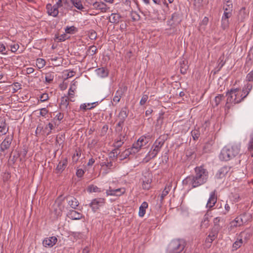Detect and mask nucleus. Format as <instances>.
I'll use <instances>...</instances> for the list:
<instances>
[{
	"instance_id": "48",
	"label": "nucleus",
	"mask_w": 253,
	"mask_h": 253,
	"mask_svg": "<svg viewBox=\"0 0 253 253\" xmlns=\"http://www.w3.org/2000/svg\"><path fill=\"white\" fill-rule=\"evenodd\" d=\"M19 46L17 43H14L10 45V50L12 52H16L19 48Z\"/></svg>"
},
{
	"instance_id": "20",
	"label": "nucleus",
	"mask_w": 253,
	"mask_h": 253,
	"mask_svg": "<svg viewBox=\"0 0 253 253\" xmlns=\"http://www.w3.org/2000/svg\"><path fill=\"white\" fill-rule=\"evenodd\" d=\"M151 139L150 134H146L141 136L138 140L137 142H139V145H141V147L145 146L149 141Z\"/></svg>"
},
{
	"instance_id": "12",
	"label": "nucleus",
	"mask_w": 253,
	"mask_h": 253,
	"mask_svg": "<svg viewBox=\"0 0 253 253\" xmlns=\"http://www.w3.org/2000/svg\"><path fill=\"white\" fill-rule=\"evenodd\" d=\"M232 11H224L221 18V26L225 29L229 25V18L231 17Z\"/></svg>"
},
{
	"instance_id": "46",
	"label": "nucleus",
	"mask_w": 253,
	"mask_h": 253,
	"mask_svg": "<svg viewBox=\"0 0 253 253\" xmlns=\"http://www.w3.org/2000/svg\"><path fill=\"white\" fill-rule=\"evenodd\" d=\"M49 99L48 94L47 93H44L42 94L40 97V100L41 102H45L48 100Z\"/></svg>"
},
{
	"instance_id": "64",
	"label": "nucleus",
	"mask_w": 253,
	"mask_h": 253,
	"mask_svg": "<svg viewBox=\"0 0 253 253\" xmlns=\"http://www.w3.org/2000/svg\"><path fill=\"white\" fill-rule=\"evenodd\" d=\"M224 209H225V210L226 211L225 213H226L227 212H228L229 211V210H230V206H229V205L228 204H226L225 205V206H224Z\"/></svg>"
},
{
	"instance_id": "4",
	"label": "nucleus",
	"mask_w": 253,
	"mask_h": 253,
	"mask_svg": "<svg viewBox=\"0 0 253 253\" xmlns=\"http://www.w3.org/2000/svg\"><path fill=\"white\" fill-rule=\"evenodd\" d=\"M123 124L124 123H122V121H119L116 127V131L118 133L119 138L116 139L114 144V147L115 148L112 150L113 157H117L118 155L120 153L121 151L119 149V148L121 147L124 142L125 136L120 134V132L122 131Z\"/></svg>"
},
{
	"instance_id": "39",
	"label": "nucleus",
	"mask_w": 253,
	"mask_h": 253,
	"mask_svg": "<svg viewBox=\"0 0 253 253\" xmlns=\"http://www.w3.org/2000/svg\"><path fill=\"white\" fill-rule=\"evenodd\" d=\"M151 180L150 179H147L143 181L142 188L145 190H148L151 187Z\"/></svg>"
},
{
	"instance_id": "40",
	"label": "nucleus",
	"mask_w": 253,
	"mask_h": 253,
	"mask_svg": "<svg viewBox=\"0 0 253 253\" xmlns=\"http://www.w3.org/2000/svg\"><path fill=\"white\" fill-rule=\"evenodd\" d=\"M97 48L94 45L90 46L87 50V54L90 55H93L96 53Z\"/></svg>"
},
{
	"instance_id": "44",
	"label": "nucleus",
	"mask_w": 253,
	"mask_h": 253,
	"mask_svg": "<svg viewBox=\"0 0 253 253\" xmlns=\"http://www.w3.org/2000/svg\"><path fill=\"white\" fill-rule=\"evenodd\" d=\"M54 76L52 73H47L45 75V82L48 84L50 83L53 80Z\"/></svg>"
},
{
	"instance_id": "21",
	"label": "nucleus",
	"mask_w": 253,
	"mask_h": 253,
	"mask_svg": "<svg viewBox=\"0 0 253 253\" xmlns=\"http://www.w3.org/2000/svg\"><path fill=\"white\" fill-rule=\"evenodd\" d=\"M67 203L71 208L74 209H76L79 205V201L74 197H69L67 199Z\"/></svg>"
},
{
	"instance_id": "9",
	"label": "nucleus",
	"mask_w": 253,
	"mask_h": 253,
	"mask_svg": "<svg viewBox=\"0 0 253 253\" xmlns=\"http://www.w3.org/2000/svg\"><path fill=\"white\" fill-rule=\"evenodd\" d=\"M231 168L229 166H224L220 168L215 174V177L217 179H222L226 175L231 173Z\"/></svg>"
},
{
	"instance_id": "22",
	"label": "nucleus",
	"mask_w": 253,
	"mask_h": 253,
	"mask_svg": "<svg viewBox=\"0 0 253 253\" xmlns=\"http://www.w3.org/2000/svg\"><path fill=\"white\" fill-rule=\"evenodd\" d=\"M230 228L231 229L243 225L239 216L236 217L234 220L230 222Z\"/></svg>"
},
{
	"instance_id": "27",
	"label": "nucleus",
	"mask_w": 253,
	"mask_h": 253,
	"mask_svg": "<svg viewBox=\"0 0 253 253\" xmlns=\"http://www.w3.org/2000/svg\"><path fill=\"white\" fill-rule=\"evenodd\" d=\"M223 9L224 11H233V4L231 0H225Z\"/></svg>"
},
{
	"instance_id": "33",
	"label": "nucleus",
	"mask_w": 253,
	"mask_h": 253,
	"mask_svg": "<svg viewBox=\"0 0 253 253\" xmlns=\"http://www.w3.org/2000/svg\"><path fill=\"white\" fill-rule=\"evenodd\" d=\"M171 187L170 186H166L165 188L163 191L160 197V201L162 202L164 198L169 193Z\"/></svg>"
},
{
	"instance_id": "23",
	"label": "nucleus",
	"mask_w": 253,
	"mask_h": 253,
	"mask_svg": "<svg viewBox=\"0 0 253 253\" xmlns=\"http://www.w3.org/2000/svg\"><path fill=\"white\" fill-rule=\"evenodd\" d=\"M127 115L128 109L126 107L123 108L118 115V118L120 119L119 121H122V123H124L125 119L127 117Z\"/></svg>"
},
{
	"instance_id": "19",
	"label": "nucleus",
	"mask_w": 253,
	"mask_h": 253,
	"mask_svg": "<svg viewBox=\"0 0 253 253\" xmlns=\"http://www.w3.org/2000/svg\"><path fill=\"white\" fill-rule=\"evenodd\" d=\"M8 131V126L4 119H0V136L3 135L7 133Z\"/></svg>"
},
{
	"instance_id": "51",
	"label": "nucleus",
	"mask_w": 253,
	"mask_h": 253,
	"mask_svg": "<svg viewBox=\"0 0 253 253\" xmlns=\"http://www.w3.org/2000/svg\"><path fill=\"white\" fill-rule=\"evenodd\" d=\"M148 98V97L147 95H144L142 97V98L140 100V105H143L145 104V103L146 102Z\"/></svg>"
},
{
	"instance_id": "17",
	"label": "nucleus",
	"mask_w": 253,
	"mask_h": 253,
	"mask_svg": "<svg viewBox=\"0 0 253 253\" xmlns=\"http://www.w3.org/2000/svg\"><path fill=\"white\" fill-rule=\"evenodd\" d=\"M67 216L73 220H79L82 218L83 215L75 210H71L68 212Z\"/></svg>"
},
{
	"instance_id": "30",
	"label": "nucleus",
	"mask_w": 253,
	"mask_h": 253,
	"mask_svg": "<svg viewBox=\"0 0 253 253\" xmlns=\"http://www.w3.org/2000/svg\"><path fill=\"white\" fill-rule=\"evenodd\" d=\"M148 208V204L146 202H144L142 203L141 205L139 207L138 214L140 217H143L145 213L146 209Z\"/></svg>"
},
{
	"instance_id": "50",
	"label": "nucleus",
	"mask_w": 253,
	"mask_h": 253,
	"mask_svg": "<svg viewBox=\"0 0 253 253\" xmlns=\"http://www.w3.org/2000/svg\"><path fill=\"white\" fill-rule=\"evenodd\" d=\"M0 52L3 54H7L5 46L2 43H0Z\"/></svg>"
},
{
	"instance_id": "49",
	"label": "nucleus",
	"mask_w": 253,
	"mask_h": 253,
	"mask_svg": "<svg viewBox=\"0 0 253 253\" xmlns=\"http://www.w3.org/2000/svg\"><path fill=\"white\" fill-rule=\"evenodd\" d=\"M48 128H49L48 132L47 133V135H49L51 133V130L54 128V126L52 124L49 123L45 126V128L47 129Z\"/></svg>"
},
{
	"instance_id": "45",
	"label": "nucleus",
	"mask_w": 253,
	"mask_h": 253,
	"mask_svg": "<svg viewBox=\"0 0 253 253\" xmlns=\"http://www.w3.org/2000/svg\"><path fill=\"white\" fill-rule=\"evenodd\" d=\"M88 190L90 192H98L100 191V188L93 185L89 186L88 187Z\"/></svg>"
},
{
	"instance_id": "10",
	"label": "nucleus",
	"mask_w": 253,
	"mask_h": 253,
	"mask_svg": "<svg viewBox=\"0 0 253 253\" xmlns=\"http://www.w3.org/2000/svg\"><path fill=\"white\" fill-rule=\"evenodd\" d=\"M100 174L102 176H105L110 172L111 169V161L109 162L108 160H106L105 161L102 162L100 163Z\"/></svg>"
},
{
	"instance_id": "24",
	"label": "nucleus",
	"mask_w": 253,
	"mask_h": 253,
	"mask_svg": "<svg viewBox=\"0 0 253 253\" xmlns=\"http://www.w3.org/2000/svg\"><path fill=\"white\" fill-rule=\"evenodd\" d=\"M243 224L250 221L252 218V215L249 213H244L239 215Z\"/></svg>"
},
{
	"instance_id": "16",
	"label": "nucleus",
	"mask_w": 253,
	"mask_h": 253,
	"mask_svg": "<svg viewBox=\"0 0 253 253\" xmlns=\"http://www.w3.org/2000/svg\"><path fill=\"white\" fill-rule=\"evenodd\" d=\"M57 239L55 236L46 238L43 241V245L44 247H51L53 246L57 242Z\"/></svg>"
},
{
	"instance_id": "28",
	"label": "nucleus",
	"mask_w": 253,
	"mask_h": 253,
	"mask_svg": "<svg viewBox=\"0 0 253 253\" xmlns=\"http://www.w3.org/2000/svg\"><path fill=\"white\" fill-rule=\"evenodd\" d=\"M126 190L124 188H112V196H120L125 193Z\"/></svg>"
},
{
	"instance_id": "26",
	"label": "nucleus",
	"mask_w": 253,
	"mask_h": 253,
	"mask_svg": "<svg viewBox=\"0 0 253 253\" xmlns=\"http://www.w3.org/2000/svg\"><path fill=\"white\" fill-rule=\"evenodd\" d=\"M72 4L78 9L84 11V7L81 0H70Z\"/></svg>"
},
{
	"instance_id": "63",
	"label": "nucleus",
	"mask_w": 253,
	"mask_h": 253,
	"mask_svg": "<svg viewBox=\"0 0 253 253\" xmlns=\"http://www.w3.org/2000/svg\"><path fill=\"white\" fill-rule=\"evenodd\" d=\"M122 2L126 6H129L130 4V0H122Z\"/></svg>"
},
{
	"instance_id": "55",
	"label": "nucleus",
	"mask_w": 253,
	"mask_h": 253,
	"mask_svg": "<svg viewBox=\"0 0 253 253\" xmlns=\"http://www.w3.org/2000/svg\"><path fill=\"white\" fill-rule=\"evenodd\" d=\"M64 114L61 113H58L54 118V119H56L59 121H60L63 119Z\"/></svg>"
},
{
	"instance_id": "41",
	"label": "nucleus",
	"mask_w": 253,
	"mask_h": 253,
	"mask_svg": "<svg viewBox=\"0 0 253 253\" xmlns=\"http://www.w3.org/2000/svg\"><path fill=\"white\" fill-rule=\"evenodd\" d=\"M224 98V96L222 94H218L214 98V105L217 106H218L221 100Z\"/></svg>"
},
{
	"instance_id": "15",
	"label": "nucleus",
	"mask_w": 253,
	"mask_h": 253,
	"mask_svg": "<svg viewBox=\"0 0 253 253\" xmlns=\"http://www.w3.org/2000/svg\"><path fill=\"white\" fill-rule=\"evenodd\" d=\"M89 4L92 5L94 8L98 9H100L102 11H106L107 10L109 9V7L107 6L106 4L103 2H99L97 1H89Z\"/></svg>"
},
{
	"instance_id": "18",
	"label": "nucleus",
	"mask_w": 253,
	"mask_h": 253,
	"mask_svg": "<svg viewBox=\"0 0 253 253\" xmlns=\"http://www.w3.org/2000/svg\"><path fill=\"white\" fill-rule=\"evenodd\" d=\"M216 202V197L215 196V191L211 193L210 198L207 203V207L211 208L214 206Z\"/></svg>"
},
{
	"instance_id": "58",
	"label": "nucleus",
	"mask_w": 253,
	"mask_h": 253,
	"mask_svg": "<svg viewBox=\"0 0 253 253\" xmlns=\"http://www.w3.org/2000/svg\"><path fill=\"white\" fill-rule=\"evenodd\" d=\"M209 22V18L207 17H205L201 22L200 25L206 26L208 24Z\"/></svg>"
},
{
	"instance_id": "32",
	"label": "nucleus",
	"mask_w": 253,
	"mask_h": 253,
	"mask_svg": "<svg viewBox=\"0 0 253 253\" xmlns=\"http://www.w3.org/2000/svg\"><path fill=\"white\" fill-rule=\"evenodd\" d=\"M97 74L101 77H106L108 75V71L104 68H98L96 70Z\"/></svg>"
},
{
	"instance_id": "61",
	"label": "nucleus",
	"mask_w": 253,
	"mask_h": 253,
	"mask_svg": "<svg viewBox=\"0 0 253 253\" xmlns=\"http://www.w3.org/2000/svg\"><path fill=\"white\" fill-rule=\"evenodd\" d=\"M34 71V69L32 67L27 68L26 70V73L27 74H30L33 73Z\"/></svg>"
},
{
	"instance_id": "1",
	"label": "nucleus",
	"mask_w": 253,
	"mask_h": 253,
	"mask_svg": "<svg viewBox=\"0 0 253 253\" xmlns=\"http://www.w3.org/2000/svg\"><path fill=\"white\" fill-rule=\"evenodd\" d=\"M252 87V84L248 83L242 90L238 88H231L226 93V107L229 109L231 106L242 102L249 94Z\"/></svg>"
},
{
	"instance_id": "56",
	"label": "nucleus",
	"mask_w": 253,
	"mask_h": 253,
	"mask_svg": "<svg viewBox=\"0 0 253 253\" xmlns=\"http://www.w3.org/2000/svg\"><path fill=\"white\" fill-rule=\"evenodd\" d=\"M97 34L95 31L90 32L89 37L91 40H95L96 38Z\"/></svg>"
},
{
	"instance_id": "35",
	"label": "nucleus",
	"mask_w": 253,
	"mask_h": 253,
	"mask_svg": "<svg viewBox=\"0 0 253 253\" xmlns=\"http://www.w3.org/2000/svg\"><path fill=\"white\" fill-rule=\"evenodd\" d=\"M112 23H118L121 20V16L119 13H112Z\"/></svg>"
},
{
	"instance_id": "54",
	"label": "nucleus",
	"mask_w": 253,
	"mask_h": 253,
	"mask_svg": "<svg viewBox=\"0 0 253 253\" xmlns=\"http://www.w3.org/2000/svg\"><path fill=\"white\" fill-rule=\"evenodd\" d=\"M94 107V106H91V107H87V105H86V104H85V103L81 104V106H80V109H82V110H83L84 111L86 110L87 109H92V108H93Z\"/></svg>"
},
{
	"instance_id": "37",
	"label": "nucleus",
	"mask_w": 253,
	"mask_h": 253,
	"mask_svg": "<svg viewBox=\"0 0 253 253\" xmlns=\"http://www.w3.org/2000/svg\"><path fill=\"white\" fill-rule=\"evenodd\" d=\"M188 69V66L187 64L183 61V63H180V71L181 74H186L187 69Z\"/></svg>"
},
{
	"instance_id": "34",
	"label": "nucleus",
	"mask_w": 253,
	"mask_h": 253,
	"mask_svg": "<svg viewBox=\"0 0 253 253\" xmlns=\"http://www.w3.org/2000/svg\"><path fill=\"white\" fill-rule=\"evenodd\" d=\"M65 32L67 34H74L77 32V28L74 26L69 27L67 26L65 29Z\"/></svg>"
},
{
	"instance_id": "53",
	"label": "nucleus",
	"mask_w": 253,
	"mask_h": 253,
	"mask_svg": "<svg viewBox=\"0 0 253 253\" xmlns=\"http://www.w3.org/2000/svg\"><path fill=\"white\" fill-rule=\"evenodd\" d=\"M84 171L82 169H78L76 171V175L78 177H82L84 174Z\"/></svg>"
},
{
	"instance_id": "52",
	"label": "nucleus",
	"mask_w": 253,
	"mask_h": 253,
	"mask_svg": "<svg viewBox=\"0 0 253 253\" xmlns=\"http://www.w3.org/2000/svg\"><path fill=\"white\" fill-rule=\"evenodd\" d=\"M246 79L247 81L249 82H252L253 81V71L250 72L246 77Z\"/></svg>"
},
{
	"instance_id": "3",
	"label": "nucleus",
	"mask_w": 253,
	"mask_h": 253,
	"mask_svg": "<svg viewBox=\"0 0 253 253\" xmlns=\"http://www.w3.org/2000/svg\"><path fill=\"white\" fill-rule=\"evenodd\" d=\"M240 144L239 143L229 144L221 150L219 158L222 161H228L237 156L240 151Z\"/></svg>"
},
{
	"instance_id": "14",
	"label": "nucleus",
	"mask_w": 253,
	"mask_h": 253,
	"mask_svg": "<svg viewBox=\"0 0 253 253\" xmlns=\"http://www.w3.org/2000/svg\"><path fill=\"white\" fill-rule=\"evenodd\" d=\"M139 143L137 141L133 144L131 148L126 150L125 151L126 155L134 154L137 153L142 148Z\"/></svg>"
},
{
	"instance_id": "62",
	"label": "nucleus",
	"mask_w": 253,
	"mask_h": 253,
	"mask_svg": "<svg viewBox=\"0 0 253 253\" xmlns=\"http://www.w3.org/2000/svg\"><path fill=\"white\" fill-rule=\"evenodd\" d=\"M95 162V161L92 158H91L89 160L88 163H87V165L88 166H92Z\"/></svg>"
},
{
	"instance_id": "57",
	"label": "nucleus",
	"mask_w": 253,
	"mask_h": 253,
	"mask_svg": "<svg viewBox=\"0 0 253 253\" xmlns=\"http://www.w3.org/2000/svg\"><path fill=\"white\" fill-rule=\"evenodd\" d=\"M48 113V110L45 108H43L40 110V115L42 116H45Z\"/></svg>"
},
{
	"instance_id": "31",
	"label": "nucleus",
	"mask_w": 253,
	"mask_h": 253,
	"mask_svg": "<svg viewBox=\"0 0 253 253\" xmlns=\"http://www.w3.org/2000/svg\"><path fill=\"white\" fill-rule=\"evenodd\" d=\"M69 100L68 97H62L61 99L60 107L66 109L69 105Z\"/></svg>"
},
{
	"instance_id": "59",
	"label": "nucleus",
	"mask_w": 253,
	"mask_h": 253,
	"mask_svg": "<svg viewBox=\"0 0 253 253\" xmlns=\"http://www.w3.org/2000/svg\"><path fill=\"white\" fill-rule=\"evenodd\" d=\"M72 159L74 162H77L78 161L79 159V153L76 151L75 153L72 157Z\"/></svg>"
},
{
	"instance_id": "13",
	"label": "nucleus",
	"mask_w": 253,
	"mask_h": 253,
	"mask_svg": "<svg viewBox=\"0 0 253 253\" xmlns=\"http://www.w3.org/2000/svg\"><path fill=\"white\" fill-rule=\"evenodd\" d=\"M59 7H60L56 4L53 5H52L50 3L47 4L46 5V9L48 14L53 17H56L59 13L58 9Z\"/></svg>"
},
{
	"instance_id": "29",
	"label": "nucleus",
	"mask_w": 253,
	"mask_h": 253,
	"mask_svg": "<svg viewBox=\"0 0 253 253\" xmlns=\"http://www.w3.org/2000/svg\"><path fill=\"white\" fill-rule=\"evenodd\" d=\"M67 159L66 158H64L61 160L57 166V169L58 171H62L66 168L67 165Z\"/></svg>"
},
{
	"instance_id": "38",
	"label": "nucleus",
	"mask_w": 253,
	"mask_h": 253,
	"mask_svg": "<svg viewBox=\"0 0 253 253\" xmlns=\"http://www.w3.org/2000/svg\"><path fill=\"white\" fill-rule=\"evenodd\" d=\"M45 65V61L42 58H38L36 60V65L39 69L43 68Z\"/></svg>"
},
{
	"instance_id": "11",
	"label": "nucleus",
	"mask_w": 253,
	"mask_h": 253,
	"mask_svg": "<svg viewBox=\"0 0 253 253\" xmlns=\"http://www.w3.org/2000/svg\"><path fill=\"white\" fill-rule=\"evenodd\" d=\"M105 200L103 198L94 199L90 204V207L92 208V211L95 212L99 207L103 206Z\"/></svg>"
},
{
	"instance_id": "36",
	"label": "nucleus",
	"mask_w": 253,
	"mask_h": 253,
	"mask_svg": "<svg viewBox=\"0 0 253 253\" xmlns=\"http://www.w3.org/2000/svg\"><path fill=\"white\" fill-rule=\"evenodd\" d=\"M248 150L252 152V156L253 157V132L250 135V139L248 144Z\"/></svg>"
},
{
	"instance_id": "43",
	"label": "nucleus",
	"mask_w": 253,
	"mask_h": 253,
	"mask_svg": "<svg viewBox=\"0 0 253 253\" xmlns=\"http://www.w3.org/2000/svg\"><path fill=\"white\" fill-rule=\"evenodd\" d=\"M68 38L65 34H62L60 36L55 35V40H57L58 42L64 41Z\"/></svg>"
},
{
	"instance_id": "2",
	"label": "nucleus",
	"mask_w": 253,
	"mask_h": 253,
	"mask_svg": "<svg viewBox=\"0 0 253 253\" xmlns=\"http://www.w3.org/2000/svg\"><path fill=\"white\" fill-rule=\"evenodd\" d=\"M195 175L188 176L183 180V185L195 188L207 181L209 173L206 169L203 167H197L195 168Z\"/></svg>"
},
{
	"instance_id": "6",
	"label": "nucleus",
	"mask_w": 253,
	"mask_h": 253,
	"mask_svg": "<svg viewBox=\"0 0 253 253\" xmlns=\"http://www.w3.org/2000/svg\"><path fill=\"white\" fill-rule=\"evenodd\" d=\"M186 242L183 239H177L172 240L169 244L168 253H180L184 249Z\"/></svg>"
},
{
	"instance_id": "47",
	"label": "nucleus",
	"mask_w": 253,
	"mask_h": 253,
	"mask_svg": "<svg viewBox=\"0 0 253 253\" xmlns=\"http://www.w3.org/2000/svg\"><path fill=\"white\" fill-rule=\"evenodd\" d=\"M72 236H73L76 239H82L83 238L84 235L83 233L81 232H74L72 233Z\"/></svg>"
},
{
	"instance_id": "7",
	"label": "nucleus",
	"mask_w": 253,
	"mask_h": 253,
	"mask_svg": "<svg viewBox=\"0 0 253 253\" xmlns=\"http://www.w3.org/2000/svg\"><path fill=\"white\" fill-rule=\"evenodd\" d=\"M13 138V135H8L6 136L5 139L1 142L0 145V151L4 153L6 151L8 150L11 145Z\"/></svg>"
},
{
	"instance_id": "5",
	"label": "nucleus",
	"mask_w": 253,
	"mask_h": 253,
	"mask_svg": "<svg viewBox=\"0 0 253 253\" xmlns=\"http://www.w3.org/2000/svg\"><path fill=\"white\" fill-rule=\"evenodd\" d=\"M164 142L165 141L163 139L160 138L157 139L152 145L151 150L143 159V161L144 163H147L151 159L155 158L161 150Z\"/></svg>"
},
{
	"instance_id": "60",
	"label": "nucleus",
	"mask_w": 253,
	"mask_h": 253,
	"mask_svg": "<svg viewBox=\"0 0 253 253\" xmlns=\"http://www.w3.org/2000/svg\"><path fill=\"white\" fill-rule=\"evenodd\" d=\"M68 95L71 97H73L74 96V90L72 89V87H70L69 89Z\"/></svg>"
},
{
	"instance_id": "42",
	"label": "nucleus",
	"mask_w": 253,
	"mask_h": 253,
	"mask_svg": "<svg viewBox=\"0 0 253 253\" xmlns=\"http://www.w3.org/2000/svg\"><path fill=\"white\" fill-rule=\"evenodd\" d=\"M122 95V90H118L116 92L115 96L113 98V101L115 102H118L121 98Z\"/></svg>"
},
{
	"instance_id": "8",
	"label": "nucleus",
	"mask_w": 253,
	"mask_h": 253,
	"mask_svg": "<svg viewBox=\"0 0 253 253\" xmlns=\"http://www.w3.org/2000/svg\"><path fill=\"white\" fill-rule=\"evenodd\" d=\"M250 236V234L246 231L242 232L240 235V238H238L237 240L233 243L232 248L233 250H236L239 249L243 244V241L242 238L247 240Z\"/></svg>"
},
{
	"instance_id": "25",
	"label": "nucleus",
	"mask_w": 253,
	"mask_h": 253,
	"mask_svg": "<svg viewBox=\"0 0 253 253\" xmlns=\"http://www.w3.org/2000/svg\"><path fill=\"white\" fill-rule=\"evenodd\" d=\"M217 232L216 230H212L206 239V243H211L217 237Z\"/></svg>"
}]
</instances>
